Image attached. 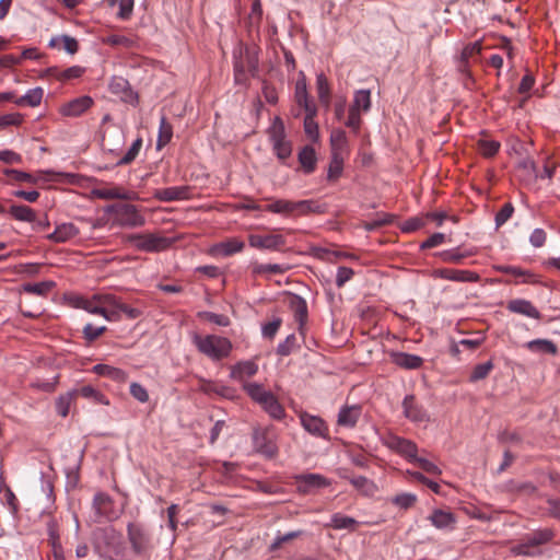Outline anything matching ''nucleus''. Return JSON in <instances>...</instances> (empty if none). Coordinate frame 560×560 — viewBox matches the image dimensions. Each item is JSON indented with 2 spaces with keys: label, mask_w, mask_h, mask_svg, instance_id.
<instances>
[{
  "label": "nucleus",
  "mask_w": 560,
  "mask_h": 560,
  "mask_svg": "<svg viewBox=\"0 0 560 560\" xmlns=\"http://www.w3.org/2000/svg\"><path fill=\"white\" fill-rule=\"evenodd\" d=\"M428 520L438 529H452L456 523V517L452 512L440 509L434 510Z\"/></svg>",
  "instance_id": "27"
},
{
  "label": "nucleus",
  "mask_w": 560,
  "mask_h": 560,
  "mask_svg": "<svg viewBox=\"0 0 560 560\" xmlns=\"http://www.w3.org/2000/svg\"><path fill=\"white\" fill-rule=\"evenodd\" d=\"M141 147H142V139L139 137L132 142L131 147L128 149L126 154L117 161L116 166L128 165V164L132 163L136 160V158L138 156L140 150H141Z\"/></svg>",
  "instance_id": "56"
},
{
  "label": "nucleus",
  "mask_w": 560,
  "mask_h": 560,
  "mask_svg": "<svg viewBox=\"0 0 560 560\" xmlns=\"http://www.w3.org/2000/svg\"><path fill=\"white\" fill-rule=\"evenodd\" d=\"M3 175L8 177L7 184H14V183H30V184H36L38 182V177L34 176L31 173L19 171L14 168H4L2 171Z\"/></svg>",
  "instance_id": "40"
},
{
  "label": "nucleus",
  "mask_w": 560,
  "mask_h": 560,
  "mask_svg": "<svg viewBox=\"0 0 560 560\" xmlns=\"http://www.w3.org/2000/svg\"><path fill=\"white\" fill-rule=\"evenodd\" d=\"M77 390V395H80L84 398L92 399L97 404L108 405V400L106 399L105 395L95 389L91 385L82 386Z\"/></svg>",
  "instance_id": "55"
},
{
  "label": "nucleus",
  "mask_w": 560,
  "mask_h": 560,
  "mask_svg": "<svg viewBox=\"0 0 560 560\" xmlns=\"http://www.w3.org/2000/svg\"><path fill=\"white\" fill-rule=\"evenodd\" d=\"M359 525V522L351 517L343 515L341 513H335L331 515L330 523L328 526L334 529H348L350 532H354Z\"/></svg>",
  "instance_id": "38"
},
{
  "label": "nucleus",
  "mask_w": 560,
  "mask_h": 560,
  "mask_svg": "<svg viewBox=\"0 0 560 560\" xmlns=\"http://www.w3.org/2000/svg\"><path fill=\"white\" fill-rule=\"evenodd\" d=\"M240 56L243 57L244 65L246 71H248L249 75L255 78L259 71V59L258 54L255 48L246 47L244 52L241 50Z\"/></svg>",
  "instance_id": "36"
},
{
  "label": "nucleus",
  "mask_w": 560,
  "mask_h": 560,
  "mask_svg": "<svg viewBox=\"0 0 560 560\" xmlns=\"http://www.w3.org/2000/svg\"><path fill=\"white\" fill-rule=\"evenodd\" d=\"M107 330V327L106 326H100V327H96L92 324H86L84 327H83V338L89 342H93L94 340H96L101 335H103L105 331Z\"/></svg>",
  "instance_id": "59"
},
{
  "label": "nucleus",
  "mask_w": 560,
  "mask_h": 560,
  "mask_svg": "<svg viewBox=\"0 0 560 560\" xmlns=\"http://www.w3.org/2000/svg\"><path fill=\"white\" fill-rule=\"evenodd\" d=\"M316 89L319 102L328 107L330 103V86L324 73L316 75Z\"/></svg>",
  "instance_id": "46"
},
{
  "label": "nucleus",
  "mask_w": 560,
  "mask_h": 560,
  "mask_svg": "<svg viewBox=\"0 0 560 560\" xmlns=\"http://www.w3.org/2000/svg\"><path fill=\"white\" fill-rule=\"evenodd\" d=\"M268 139L272 145L276 156L284 163L292 154V143L287 139L283 120L276 116L267 129Z\"/></svg>",
  "instance_id": "5"
},
{
  "label": "nucleus",
  "mask_w": 560,
  "mask_h": 560,
  "mask_svg": "<svg viewBox=\"0 0 560 560\" xmlns=\"http://www.w3.org/2000/svg\"><path fill=\"white\" fill-rule=\"evenodd\" d=\"M371 107V92L370 90H359L354 93L353 103L350 108L357 110L368 112Z\"/></svg>",
  "instance_id": "49"
},
{
  "label": "nucleus",
  "mask_w": 560,
  "mask_h": 560,
  "mask_svg": "<svg viewBox=\"0 0 560 560\" xmlns=\"http://www.w3.org/2000/svg\"><path fill=\"white\" fill-rule=\"evenodd\" d=\"M298 488L301 492H310L313 489L327 487L329 482L327 479L318 474H305L296 478Z\"/></svg>",
  "instance_id": "23"
},
{
  "label": "nucleus",
  "mask_w": 560,
  "mask_h": 560,
  "mask_svg": "<svg viewBox=\"0 0 560 560\" xmlns=\"http://www.w3.org/2000/svg\"><path fill=\"white\" fill-rule=\"evenodd\" d=\"M343 171V156L340 152L330 153V162L328 166L327 179H338Z\"/></svg>",
  "instance_id": "45"
},
{
  "label": "nucleus",
  "mask_w": 560,
  "mask_h": 560,
  "mask_svg": "<svg viewBox=\"0 0 560 560\" xmlns=\"http://www.w3.org/2000/svg\"><path fill=\"white\" fill-rule=\"evenodd\" d=\"M77 396V390H69L68 393L60 395L55 404L56 412L61 417H67L70 410L72 399Z\"/></svg>",
  "instance_id": "51"
},
{
  "label": "nucleus",
  "mask_w": 560,
  "mask_h": 560,
  "mask_svg": "<svg viewBox=\"0 0 560 560\" xmlns=\"http://www.w3.org/2000/svg\"><path fill=\"white\" fill-rule=\"evenodd\" d=\"M127 536L135 555H144L151 548V536L142 524L129 523Z\"/></svg>",
  "instance_id": "8"
},
{
  "label": "nucleus",
  "mask_w": 560,
  "mask_h": 560,
  "mask_svg": "<svg viewBox=\"0 0 560 560\" xmlns=\"http://www.w3.org/2000/svg\"><path fill=\"white\" fill-rule=\"evenodd\" d=\"M506 308L512 313L521 314L534 319L541 318V313L538 308L530 301L525 299L511 300L508 303Z\"/></svg>",
  "instance_id": "20"
},
{
  "label": "nucleus",
  "mask_w": 560,
  "mask_h": 560,
  "mask_svg": "<svg viewBox=\"0 0 560 560\" xmlns=\"http://www.w3.org/2000/svg\"><path fill=\"white\" fill-rule=\"evenodd\" d=\"M264 210L283 215H305L324 212L323 207L313 200L291 201L287 199H276L268 203Z\"/></svg>",
  "instance_id": "4"
},
{
  "label": "nucleus",
  "mask_w": 560,
  "mask_h": 560,
  "mask_svg": "<svg viewBox=\"0 0 560 560\" xmlns=\"http://www.w3.org/2000/svg\"><path fill=\"white\" fill-rule=\"evenodd\" d=\"M301 535H302V530L289 532L283 535L278 534L276 536L275 540L272 541V544L270 545L269 550L275 551V550L279 549L282 546V544L290 541L292 539H295V538L300 537Z\"/></svg>",
  "instance_id": "61"
},
{
  "label": "nucleus",
  "mask_w": 560,
  "mask_h": 560,
  "mask_svg": "<svg viewBox=\"0 0 560 560\" xmlns=\"http://www.w3.org/2000/svg\"><path fill=\"white\" fill-rule=\"evenodd\" d=\"M289 308L293 313L300 327H302L306 323L308 316L306 301L298 294H292L289 300Z\"/></svg>",
  "instance_id": "26"
},
{
  "label": "nucleus",
  "mask_w": 560,
  "mask_h": 560,
  "mask_svg": "<svg viewBox=\"0 0 560 560\" xmlns=\"http://www.w3.org/2000/svg\"><path fill=\"white\" fill-rule=\"evenodd\" d=\"M390 358L394 364L406 370H416L423 364L421 357L407 352H393Z\"/></svg>",
  "instance_id": "24"
},
{
  "label": "nucleus",
  "mask_w": 560,
  "mask_h": 560,
  "mask_svg": "<svg viewBox=\"0 0 560 560\" xmlns=\"http://www.w3.org/2000/svg\"><path fill=\"white\" fill-rule=\"evenodd\" d=\"M317 115V109H312L310 112H305L304 117V131L306 136L313 141L317 142L319 139V130L318 124L315 121V117Z\"/></svg>",
  "instance_id": "42"
},
{
  "label": "nucleus",
  "mask_w": 560,
  "mask_h": 560,
  "mask_svg": "<svg viewBox=\"0 0 560 560\" xmlns=\"http://www.w3.org/2000/svg\"><path fill=\"white\" fill-rule=\"evenodd\" d=\"M93 372L100 376L108 377L118 383H125L128 378V373L126 371L108 364H96L93 366Z\"/></svg>",
  "instance_id": "28"
},
{
  "label": "nucleus",
  "mask_w": 560,
  "mask_h": 560,
  "mask_svg": "<svg viewBox=\"0 0 560 560\" xmlns=\"http://www.w3.org/2000/svg\"><path fill=\"white\" fill-rule=\"evenodd\" d=\"M44 95V90L39 86L31 89L23 96L14 100L18 106L36 107L40 104Z\"/></svg>",
  "instance_id": "37"
},
{
  "label": "nucleus",
  "mask_w": 560,
  "mask_h": 560,
  "mask_svg": "<svg viewBox=\"0 0 560 560\" xmlns=\"http://www.w3.org/2000/svg\"><path fill=\"white\" fill-rule=\"evenodd\" d=\"M92 195L98 199L103 200H110V199H121V200H128L131 199V192L119 188V187H113V188H94L92 190Z\"/></svg>",
  "instance_id": "33"
},
{
  "label": "nucleus",
  "mask_w": 560,
  "mask_h": 560,
  "mask_svg": "<svg viewBox=\"0 0 560 560\" xmlns=\"http://www.w3.org/2000/svg\"><path fill=\"white\" fill-rule=\"evenodd\" d=\"M244 247H245V244L243 241L233 237V238H229L224 242L218 243L217 245H214L213 249L215 253H218L224 257H229L236 253L242 252L244 249Z\"/></svg>",
  "instance_id": "34"
},
{
  "label": "nucleus",
  "mask_w": 560,
  "mask_h": 560,
  "mask_svg": "<svg viewBox=\"0 0 560 560\" xmlns=\"http://www.w3.org/2000/svg\"><path fill=\"white\" fill-rule=\"evenodd\" d=\"M384 443L388 448L406 457L409 462H412L418 453L416 443L397 435H389Z\"/></svg>",
  "instance_id": "14"
},
{
  "label": "nucleus",
  "mask_w": 560,
  "mask_h": 560,
  "mask_svg": "<svg viewBox=\"0 0 560 560\" xmlns=\"http://www.w3.org/2000/svg\"><path fill=\"white\" fill-rule=\"evenodd\" d=\"M294 100L296 104L302 107L305 112L317 109L316 105L310 100L305 79L296 81Z\"/></svg>",
  "instance_id": "29"
},
{
  "label": "nucleus",
  "mask_w": 560,
  "mask_h": 560,
  "mask_svg": "<svg viewBox=\"0 0 560 560\" xmlns=\"http://www.w3.org/2000/svg\"><path fill=\"white\" fill-rule=\"evenodd\" d=\"M189 191L188 186L160 188L154 191V198L163 202L185 200L189 198Z\"/></svg>",
  "instance_id": "19"
},
{
  "label": "nucleus",
  "mask_w": 560,
  "mask_h": 560,
  "mask_svg": "<svg viewBox=\"0 0 560 560\" xmlns=\"http://www.w3.org/2000/svg\"><path fill=\"white\" fill-rule=\"evenodd\" d=\"M482 50V45L480 40H476L474 43H469L466 45L460 54V71H466L468 66V59L474 55H479Z\"/></svg>",
  "instance_id": "48"
},
{
  "label": "nucleus",
  "mask_w": 560,
  "mask_h": 560,
  "mask_svg": "<svg viewBox=\"0 0 560 560\" xmlns=\"http://www.w3.org/2000/svg\"><path fill=\"white\" fill-rule=\"evenodd\" d=\"M350 483L362 494L372 497L377 491V487L374 481L368 479L364 476H357L349 478Z\"/></svg>",
  "instance_id": "43"
},
{
  "label": "nucleus",
  "mask_w": 560,
  "mask_h": 560,
  "mask_svg": "<svg viewBox=\"0 0 560 560\" xmlns=\"http://www.w3.org/2000/svg\"><path fill=\"white\" fill-rule=\"evenodd\" d=\"M500 147V142L495 140L480 139L478 141V150L485 158L494 156L498 153Z\"/></svg>",
  "instance_id": "57"
},
{
  "label": "nucleus",
  "mask_w": 560,
  "mask_h": 560,
  "mask_svg": "<svg viewBox=\"0 0 560 560\" xmlns=\"http://www.w3.org/2000/svg\"><path fill=\"white\" fill-rule=\"evenodd\" d=\"M493 368H494V365L491 360L480 363V364H477L472 369V371L469 375V382L475 383V382L487 378L489 373L493 370Z\"/></svg>",
  "instance_id": "53"
},
{
  "label": "nucleus",
  "mask_w": 560,
  "mask_h": 560,
  "mask_svg": "<svg viewBox=\"0 0 560 560\" xmlns=\"http://www.w3.org/2000/svg\"><path fill=\"white\" fill-rule=\"evenodd\" d=\"M130 395L139 402H147L149 400V393L140 383L132 382L130 384Z\"/></svg>",
  "instance_id": "64"
},
{
  "label": "nucleus",
  "mask_w": 560,
  "mask_h": 560,
  "mask_svg": "<svg viewBox=\"0 0 560 560\" xmlns=\"http://www.w3.org/2000/svg\"><path fill=\"white\" fill-rule=\"evenodd\" d=\"M298 160L305 174H311L315 171L317 158L315 149L312 145L303 147L298 154Z\"/></svg>",
  "instance_id": "30"
},
{
  "label": "nucleus",
  "mask_w": 560,
  "mask_h": 560,
  "mask_svg": "<svg viewBox=\"0 0 560 560\" xmlns=\"http://www.w3.org/2000/svg\"><path fill=\"white\" fill-rule=\"evenodd\" d=\"M556 534L552 528H539L526 534L520 544L512 548L515 556L536 557L541 555L539 547L550 542Z\"/></svg>",
  "instance_id": "3"
},
{
  "label": "nucleus",
  "mask_w": 560,
  "mask_h": 560,
  "mask_svg": "<svg viewBox=\"0 0 560 560\" xmlns=\"http://www.w3.org/2000/svg\"><path fill=\"white\" fill-rule=\"evenodd\" d=\"M301 425L313 436L329 440V429L324 419L318 416L303 411L299 415Z\"/></svg>",
  "instance_id": "10"
},
{
  "label": "nucleus",
  "mask_w": 560,
  "mask_h": 560,
  "mask_svg": "<svg viewBox=\"0 0 560 560\" xmlns=\"http://www.w3.org/2000/svg\"><path fill=\"white\" fill-rule=\"evenodd\" d=\"M295 347L296 336L294 334H290L282 342L278 345L276 352L280 357H288L292 353Z\"/></svg>",
  "instance_id": "58"
},
{
  "label": "nucleus",
  "mask_w": 560,
  "mask_h": 560,
  "mask_svg": "<svg viewBox=\"0 0 560 560\" xmlns=\"http://www.w3.org/2000/svg\"><path fill=\"white\" fill-rule=\"evenodd\" d=\"M290 269L289 265L282 264H252V273L254 276H260L265 273L282 275Z\"/></svg>",
  "instance_id": "41"
},
{
  "label": "nucleus",
  "mask_w": 560,
  "mask_h": 560,
  "mask_svg": "<svg viewBox=\"0 0 560 560\" xmlns=\"http://www.w3.org/2000/svg\"><path fill=\"white\" fill-rule=\"evenodd\" d=\"M5 213H9L10 217L20 222L32 223L36 221V212L28 206L25 205H12Z\"/></svg>",
  "instance_id": "31"
},
{
  "label": "nucleus",
  "mask_w": 560,
  "mask_h": 560,
  "mask_svg": "<svg viewBox=\"0 0 560 560\" xmlns=\"http://www.w3.org/2000/svg\"><path fill=\"white\" fill-rule=\"evenodd\" d=\"M434 276L440 279L455 282H478L480 280V276L475 271L452 268L436 269L434 271Z\"/></svg>",
  "instance_id": "16"
},
{
  "label": "nucleus",
  "mask_w": 560,
  "mask_h": 560,
  "mask_svg": "<svg viewBox=\"0 0 560 560\" xmlns=\"http://www.w3.org/2000/svg\"><path fill=\"white\" fill-rule=\"evenodd\" d=\"M94 101L89 95L79 96L60 107V114L65 117H79L93 105Z\"/></svg>",
  "instance_id": "17"
},
{
  "label": "nucleus",
  "mask_w": 560,
  "mask_h": 560,
  "mask_svg": "<svg viewBox=\"0 0 560 560\" xmlns=\"http://www.w3.org/2000/svg\"><path fill=\"white\" fill-rule=\"evenodd\" d=\"M173 137V127L167 121L165 116H162L160 119V126H159V136L156 141V148L162 149L166 144H168Z\"/></svg>",
  "instance_id": "47"
},
{
  "label": "nucleus",
  "mask_w": 560,
  "mask_h": 560,
  "mask_svg": "<svg viewBox=\"0 0 560 560\" xmlns=\"http://www.w3.org/2000/svg\"><path fill=\"white\" fill-rule=\"evenodd\" d=\"M243 388L272 419L281 420L284 418L285 410L278 398L270 390H266L261 384L245 383Z\"/></svg>",
  "instance_id": "2"
},
{
  "label": "nucleus",
  "mask_w": 560,
  "mask_h": 560,
  "mask_svg": "<svg viewBox=\"0 0 560 560\" xmlns=\"http://www.w3.org/2000/svg\"><path fill=\"white\" fill-rule=\"evenodd\" d=\"M108 89L110 93L117 95L122 102L137 105L139 102V95L135 92L129 81L122 77H113Z\"/></svg>",
  "instance_id": "12"
},
{
  "label": "nucleus",
  "mask_w": 560,
  "mask_h": 560,
  "mask_svg": "<svg viewBox=\"0 0 560 560\" xmlns=\"http://www.w3.org/2000/svg\"><path fill=\"white\" fill-rule=\"evenodd\" d=\"M199 316L206 319L207 322L218 326L226 327L230 325V318L223 314H217L213 312H201L199 313Z\"/></svg>",
  "instance_id": "60"
},
{
  "label": "nucleus",
  "mask_w": 560,
  "mask_h": 560,
  "mask_svg": "<svg viewBox=\"0 0 560 560\" xmlns=\"http://www.w3.org/2000/svg\"><path fill=\"white\" fill-rule=\"evenodd\" d=\"M525 347L532 352L557 354V345L549 339H534L528 341Z\"/></svg>",
  "instance_id": "39"
},
{
  "label": "nucleus",
  "mask_w": 560,
  "mask_h": 560,
  "mask_svg": "<svg viewBox=\"0 0 560 560\" xmlns=\"http://www.w3.org/2000/svg\"><path fill=\"white\" fill-rule=\"evenodd\" d=\"M230 370V377L242 382L245 377H252L257 374L258 364L254 360H244L233 364Z\"/></svg>",
  "instance_id": "22"
},
{
  "label": "nucleus",
  "mask_w": 560,
  "mask_h": 560,
  "mask_svg": "<svg viewBox=\"0 0 560 560\" xmlns=\"http://www.w3.org/2000/svg\"><path fill=\"white\" fill-rule=\"evenodd\" d=\"M361 413L362 408L359 405L342 406L338 412L337 424L343 428H354Z\"/></svg>",
  "instance_id": "21"
},
{
  "label": "nucleus",
  "mask_w": 560,
  "mask_h": 560,
  "mask_svg": "<svg viewBox=\"0 0 560 560\" xmlns=\"http://www.w3.org/2000/svg\"><path fill=\"white\" fill-rule=\"evenodd\" d=\"M192 343L200 353L214 362L228 358L233 349L230 339L218 335L200 336L195 334Z\"/></svg>",
  "instance_id": "1"
},
{
  "label": "nucleus",
  "mask_w": 560,
  "mask_h": 560,
  "mask_svg": "<svg viewBox=\"0 0 560 560\" xmlns=\"http://www.w3.org/2000/svg\"><path fill=\"white\" fill-rule=\"evenodd\" d=\"M79 234V229L70 222L58 224L55 231L48 234L47 238L56 243H65L75 237Z\"/></svg>",
  "instance_id": "25"
},
{
  "label": "nucleus",
  "mask_w": 560,
  "mask_h": 560,
  "mask_svg": "<svg viewBox=\"0 0 560 560\" xmlns=\"http://www.w3.org/2000/svg\"><path fill=\"white\" fill-rule=\"evenodd\" d=\"M105 213L113 215L114 221L128 228H139L145 222L144 217L131 203H113L104 209Z\"/></svg>",
  "instance_id": "7"
},
{
  "label": "nucleus",
  "mask_w": 560,
  "mask_h": 560,
  "mask_svg": "<svg viewBox=\"0 0 560 560\" xmlns=\"http://www.w3.org/2000/svg\"><path fill=\"white\" fill-rule=\"evenodd\" d=\"M498 270L504 275H510V276H513L516 278H522V282H524V283H537L538 282L537 276L535 273H533L530 270L523 269L517 266L503 265V266H499Z\"/></svg>",
  "instance_id": "32"
},
{
  "label": "nucleus",
  "mask_w": 560,
  "mask_h": 560,
  "mask_svg": "<svg viewBox=\"0 0 560 560\" xmlns=\"http://www.w3.org/2000/svg\"><path fill=\"white\" fill-rule=\"evenodd\" d=\"M253 446L256 453L267 459H272L278 455V446L271 436L269 429H255L253 432Z\"/></svg>",
  "instance_id": "9"
},
{
  "label": "nucleus",
  "mask_w": 560,
  "mask_h": 560,
  "mask_svg": "<svg viewBox=\"0 0 560 560\" xmlns=\"http://www.w3.org/2000/svg\"><path fill=\"white\" fill-rule=\"evenodd\" d=\"M234 81L236 84H246L248 81V71L245 69L244 60L242 56L234 55L233 62Z\"/></svg>",
  "instance_id": "52"
},
{
  "label": "nucleus",
  "mask_w": 560,
  "mask_h": 560,
  "mask_svg": "<svg viewBox=\"0 0 560 560\" xmlns=\"http://www.w3.org/2000/svg\"><path fill=\"white\" fill-rule=\"evenodd\" d=\"M417 501V495L413 493H400L393 499V503L401 509L411 508Z\"/></svg>",
  "instance_id": "62"
},
{
  "label": "nucleus",
  "mask_w": 560,
  "mask_h": 560,
  "mask_svg": "<svg viewBox=\"0 0 560 560\" xmlns=\"http://www.w3.org/2000/svg\"><path fill=\"white\" fill-rule=\"evenodd\" d=\"M127 243L145 253H159L172 246L173 240L153 233H132L125 236Z\"/></svg>",
  "instance_id": "6"
},
{
  "label": "nucleus",
  "mask_w": 560,
  "mask_h": 560,
  "mask_svg": "<svg viewBox=\"0 0 560 560\" xmlns=\"http://www.w3.org/2000/svg\"><path fill=\"white\" fill-rule=\"evenodd\" d=\"M78 306L91 314L102 315L104 305L100 303L98 295L94 294L91 299L81 298Z\"/></svg>",
  "instance_id": "54"
},
{
  "label": "nucleus",
  "mask_w": 560,
  "mask_h": 560,
  "mask_svg": "<svg viewBox=\"0 0 560 560\" xmlns=\"http://www.w3.org/2000/svg\"><path fill=\"white\" fill-rule=\"evenodd\" d=\"M198 389L206 395H218L230 400H233L237 397V390L234 387L202 377L199 378Z\"/></svg>",
  "instance_id": "15"
},
{
  "label": "nucleus",
  "mask_w": 560,
  "mask_h": 560,
  "mask_svg": "<svg viewBox=\"0 0 560 560\" xmlns=\"http://www.w3.org/2000/svg\"><path fill=\"white\" fill-rule=\"evenodd\" d=\"M56 283L47 280L36 283H24L22 290L25 293L35 294L38 296H46L54 288Z\"/></svg>",
  "instance_id": "44"
},
{
  "label": "nucleus",
  "mask_w": 560,
  "mask_h": 560,
  "mask_svg": "<svg viewBox=\"0 0 560 560\" xmlns=\"http://www.w3.org/2000/svg\"><path fill=\"white\" fill-rule=\"evenodd\" d=\"M404 415L412 422H424L429 415L422 405L418 404L413 395L405 396L402 400Z\"/></svg>",
  "instance_id": "18"
},
{
  "label": "nucleus",
  "mask_w": 560,
  "mask_h": 560,
  "mask_svg": "<svg viewBox=\"0 0 560 560\" xmlns=\"http://www.w3.org/2000/svg\"><path fill=\"white\" fill-rule=\"evenodd\" d=\"M347 148V136L342 129H335L330 133V153L340 152Z\"/></svg>",
  "instance_id": "50"
},
{
  "label": "nucleus",
  "mask_w": 560,
  "mask_h": 560,
  "mask_svg": "<svg viewBox=\"0 0 560 560\" xmlns=\"http://www.w3.org/2000/svg\"><path fill=\"white\" fill-rule=\"evenodd\" d=\"M93 508L98 516L104 517L107 521H115L120 515L119 510L115 508L114 499L105 492L95 493L93 498Z\"/></svg>",
  "instance_id": "11"
},
{
  "label": "nucleus",
  "mask_w": 560,
  "mask_h": 560,
  "mask_svg": "<svg viewBox=\"0 0 560 560\" xmlns=\"http://www.w3.org/2000/svg\"><path fill=\"white\" fill-rule=\"evenodd\" d=\"M514 207L511 202H506L495 214V226L500 228L503 225L513 214Z\"/></svg>",
  "instance_id": "63"
},
{
  "label": "nucleus",
  "mask_w": 560,
  "mask_h": 560,
  "mask_svg": "<svg viewBox=\"0 0 560 560\" xmlns=\"http://www.w3.org/2000/svg\"><path fill=\"white\" fill-rule=\"evenodd\" d=\"M248 244L258 249L280 250L285 244V238L281 234H250Z\"/></svg>",
  "instance_id": "13"
},
{
  "label": "nucleus",
  "mask_w": 560,
  "mask_h": 560,
  "mask_svg": "<svg viewBox=\"0 0 560 560\" xmlns=\"http://www.w3.org/2000/svg\"><path fill=\"white\" fill-rule=\"evenodd\" d=\"M475 254L472 250H462L459 247L442 250L435 255L444 262L460 264L465 258L471 257Z\"/></svg>",
  "instance_id": "35"
}]
</instances>
